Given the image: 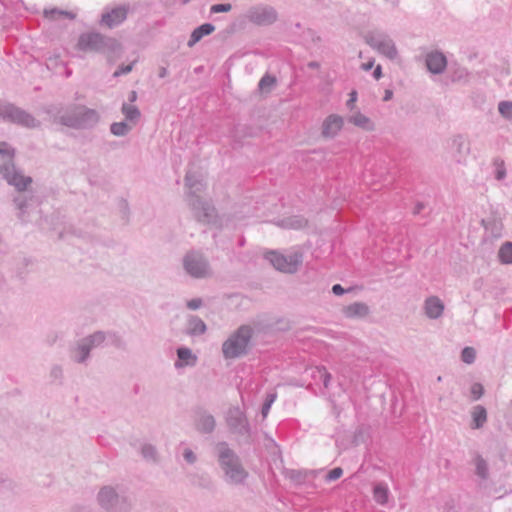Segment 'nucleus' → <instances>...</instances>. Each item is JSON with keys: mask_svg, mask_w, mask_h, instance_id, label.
<instances>
[{"mask_svg": "<svg viewBox=\"0 0 512 512\" xmlns=\"http://www.w3.org/2000/svg\"><path fill=\"white\" fill-rule=\"evenodd\" d=\"M186 201L196 220L204 225L220 228L229 219L219 216L212 201L203 195L205 184L202 172L189 170L185 176Z\"/></svg>", "mask_w": 512, "mask_h": 512, "instance_id": "1", "label": "nucleus"}, {"mask_svg": "<svg viewBox=\"0 0 512 512\" xmlns=\"http://www.w3.org/2000/svg\"><path fill=\"white\" fill-rule=\"evenodd\" d=\"M100 121V115L95 109L76 105L61 111L55 122L74 129H90Z\"/></svg>", "mask_w": 512, "mask_h": 512, "instance_id": "2", "label": "nucleus"}, {"mask_svg": "<svg viewBox=\"0 0 512 512\" xmlns=\"http://www.w3.org/2000/svg\"><path fill=\"white\" fill-rule=\"evenodd\" d=\"M0 155L3 163L0 164V174L19 192L27 191L32 184V178L23 175L15 169L13 163L14 149L6 142L0 143Z\"/></svg>", "mask_w": 512, "mask_h": 512, "instance_id": "3", "label": "nucleus"}, {"mask_svg": "<svg viewBox=\"0 0 512 512\" xmlns=\"http://www.w3.org/2000/svg\"><path fill=\"white\" fill-rule=\"evenodd\" d=\"M218 460L227 480L232 484H242L248 477L239 457L226 443L217 446Z\"/></svg>", "mask_w": 512, "mask_h": 512, "instance_id": "4", "label": "nucleus"}, {"mask_svg": "<svg viewBox=\"0 0 512 512\" xmlns=\"http://www.w3.org/2000/svg\"><path fill=\"white\" fill-rule=\"evenodd\" d=\"M98 505L107 512H131L133 509L132 500L111 485L100 488L96 497Z\"/></svg>", "mask_w": 512, "mask_h": 512, "instance_id": "5", "label": "nucleus"}, {"mask_svg": "<svg viewBox=\"0 0 512 512\" xmlns=\"http://www.w3.org/2000/svg\"><path fill=\"white\" fill-rule=\"evenodd\" d=\"M253 329L248 325L240 326L222 345V352L226 359H235L246 355Z\"/></svg>", "mask_w": 512, "mask_h": 512, "instance_id": "6", "label": "nucleus"}, {"mask_svg": "<svg viewBox=\"0 0 512 512\" xmlns=\"http://www.w3.org/2000/svg\"><path fill=\"white\" fill-rule=\"evenodd\" d=\"M265 258L276 270L286 274L296 273L303 262V254L300 252L284 255L277 251H270L266 253Z\"/></svg>", "mask_w": 512, "mask_h": 512, "instance_id": "7", "label": "nucleus"}, {"mask_svg": "<svg viewBox=\"0 0 512 512\" xmlns=\"http://www.w3.org/2000/svg\"><path fill=\"white\" fill-rule=\"evenodd\" d=\"M182 264L185 272L193 278H208L212 275L208 260L199 252L190 251L186 253Z\"/></svg>", "mask_w": 512, "mask_h": 512, "instance_id": "8", "label": "nucleus"}, {"mask_svg": "<svg viewBox=\"0 0 512 512\" xmlns=\"http://www.w3.org/2000/svg\"><path fill=\"white\" fill-rule=\"evenodd\" d=\"M226 424L233 434L249 438L251 426L244 410L239 406L230 407L226 413Z\"/></svg>", "mask_w": 512, "mask_h": 512, "instance_id": "9", "label": "nucleus"}, {"mask_svg": "<svg viewBox=\"0 0 512 512\" xmlns=\"http://www.w3.org/2000/svg\"><path fill=\"white\" fill-rule=\"evenodd\" d=\"M106 339V335L102 331H97L87 337L82 338L73 349V357L77 363H84L90 354V351L100 346Z\"/></svg>", "mask_w": 512, "mask_h": 512, "instance_id": "10", "label": "nucleus"}, {"mask_svg": "<svg viewBox=\"0 0 512 512\" xmlns=\"http://www.w3.org/2000/svg\"><path fill=\"white\" fill-rule=\"evenodd\" d=\"M245 18L257 26H270L277 21L278 13L272 6L255 5L246 11Z\"/></svg>", "mask_w": 512, "mask_h": 512, "instance_id": "11", "label": "nucleus"}, {"mask_svg": "<svg viewBox=\"0 0 512 512\" xmlns=\"http://www.w3.org/2000/svg\"><path fill=\"white\" fill-rule=\"evenodd\" d=\"M0 116L5 120H9L27 128H36L40 126V121L35 117L12 105H7L1 108Z\"/></svg>", "mask_w": 512, "mask_h": 512, "instance_id": "12", "label": "nucleus"}, {"mask_svg": "<svg viewBox=\"0 0 512 512\" xmlns=\"http://www.w3.org/2000/svg\"><path fill=\"white\" fill-rule=\"evenodd\" d=\"M366 43L390 60L398 57V50L394 41L386 35H368Z\"/></svg>", "mask_w": 512, "mask_h": 512, "instance_id": "13", "label": "nucleus"}, {"mask_svg": "<svg viewBox=\"0 0 512 512\" xmlns=\"http://www.w3.org/2000/svg\"><path fill=\"white\" fill-rule=\"evenodd\" d=\"M104 36L97 32L83 33L79 36L77 49L84 52H102Z\"/></svg>", "mask_w": 512, "mask_h": 512, "instance_id": "14", "label": "nucleus"}, {"mask_svg": "<svg viewBox=\"0 0 512 512\" xmlns=\"http://www.w3.org/2000/svg\"><path fill=\"white\" fill-rule=\"evenodd\" d=\"M423 313L429 320L440 319L445 311V303L436 295L428 296L422 306Z\"/></svg>", "mask_w": 512, "mask_h": 512, "instance_id": "15", "label": "nucleus"}, {"mask_svg": "<svg viewBox=\"0 0 512 512\" xmlns=\"http://www.w3.org/2000/svg\"><path fill=\"white\" fill-rule=\"evenodd\" d=\"M343 125L344 119L341 116L331 114L322 123L321 136L325 139H332L338 135Z\"/></svg>", "mask_w": 512, "mask_h": 512, "instance_id": "16", "label": "nucleus"}, {"mask_svg": "<svg viewBox=\"0 0 512 512\" xmlns=\"http://www.w3.org/2000/svg\"><path fill=\"white\" fill-rule=\"evenodd\" d=\"M425 63L429 72L436 75L442 74L447 67V59L445 55L439 51L427 53Z\"/></svg>", "mask_w": 512, "mask_h": 512, "instance_id": "17", "label": "nucleus"}, {"mask_svg": "<svg viewBox=\"0 0 512 512\" xmlns=\"http://www.w3.org/2000/svg\"><path fill=\"white\" fill-rule=\"evenodd\" d=\"M342 313L349 319H363L369 316L370 307L364 302H355L344 306Z\"/></svg>", "mask_w": 512, "mask_h": 512, "instance_id": "18", "label": "nucleus"}, {"mask_svg": "<svg viewBox=\"0 0 512 512\" xmlns=\"http://www.w3.org/2000/svg\"><path fill=\"white\" fill-rule=\"evenodd\" d=\"M127 16V10L123 7H118L110 12L104 13L101 18V22L109 28H113L118 24L122 23Z\"/></svg>", "mask_w": 512, "mask_h": 512, "instance_id": "19", "label": "nucleus"}, {"mask_svg": "<svg viewBox=\"0 0 512 512\" xmlns=\"http://www.w3.org/2000/svg\"><path fill=\"white\" fill-rule=\"evenodd\" d=\"M177 357L178 360L174 364L176 369H182L187 366H194L198 359L192 350L186 347H180L177 349Z\"/></svg>", "mask_w": 512, "mask_h": 512, "instance_id": "20", "label": "nucleus"}, {"mask_svg": "<svg viewBox=\"0 0 512 512\" xmlns=\"http://www.w3.org/2000/svg\"><path fill=\"white\" fill-rule=\"evenodd\" d=\"M122 51V44L117 39L104 36L101 53H106L110 59H114L120 57Z\"/></svg>", "mask_w": 512, "mask_h": 512, "instance_id": "21", "label": "nucleus"}, {"mask_svg": "<svg viewBox=\"0 0 512 512\" xmlns=\"http://www.w3.org/2000/svg\"><path fill=\"white\" fill-rule=\"evenodd\" d=\"M347 120L349 123L365 131L375 130V124L373 121L366 115L362 114L360 111H355L352 113L350 116H348Z\"/></svg>", "mask_w": 512, "mask_h": 512, "instance_id": "22", "label": "nucleus"}, {"mask_svg": "<svg viewBox=\"0 0 512 512\" xmlns=\"http://www.w3.org/2000/svg\"><path fill=\"white\" fill-rule=\"evenodd\" d=\"M216 426L215 418L207 413V412H201L198 414L197 420H196V428L201 433H211Z\"/></svg>", "mask_w": 512, "mask_h": 512, "instance_id": "23", "label": "nucleus"}, {"mask_svg": "<svg viewBox=\"0 0 512 512\" xmlns=\"http://www.w3.org/2000/svg\"><path fill=\"white\" fill-rule=\"evenodd\" d=\"M471 417H472L471 428L472 429H480L484 426V424L487 421V411L483 406L476 405L475 407H473V409L471 411Z\"/></svg>", "mask_w": 512, "mask_h": 512, "instance_id": "24", "label": "nucleus"}, {"mask_svg": "<svg viewBox=\"0 0 512 512\" xmlns=\"http://www.w3.org/2000/svg\"><path fill=\"white\" fill-rule=\"evenodd\" d=\"M121 112L125 117V121L130 122L132 125H136L141 117V112L137 106L123 103L121 106Z\"/></svg>", "mask_w": 512, "mask_h": 512, "instance_id": "25", "label": "nucleus"}, {"mask_svg": "<svg viewBox=\"0 0 512 512\" xmlns=\"http://www.w3.org/2000/svg\"><path fill=\"white\" fill-rule=\"evenodd\" d=\"M214 30L215 27L210 23H205L199 26L192 32L190 40L188 41V46L192 47L200 41L203 36L211 34Z\"/></svg>", "mask_w": 512, "mask_h": 512, "instance_id": "26", "label": "nucleus"}, {"mask_svg": "<svg viewBox=\"0 0 512 512\" xmlns=\"http://www.w3.org/2000/svg\"><path fill=\"white\" fill-rule=\"evenodd\" d=\"M278 225L286 229H301L307 225V220L301 216H290L281 220Z\"/></svg>", "mask_w": 512, "mask_h": 512, "instance_id": "27", "label": "nucleus"}, {"mask_svg": "<svg viewBox=\"0 0 512 512\" xmlns=\"http://www.w3.org/2000/svg\"><path fill=\"white\" fill-rule=\"evenodd\" d=\"M373 498L380 505H386L389 500V490L383 483H377L373 488Z\"/></svg>", "mask_w": 512, "mask_h": 512, "instance_id": "28", "label": "nucleus"}, {"mask_svg": "<svg viewBox=\"0 0 512 512\" xmlns=\"http://www.w3.org/2000/svg\"><path fill=\"white\" fill-rule=\"evenodd\" d=\"M134 125L127 121L114 122L110 125V132L117 137H124L130 133Z\"/></svg>", "mask_w": 512, "mask_h": 512, "instance_id": "29", "label": "nucleus"}, {"mask_svg": "<svg viewBox=\"0 0 512 512\" xmlns=\"http://www.w3.org/2000/svg\"><path fill=\"white\" fill-rule=\"evenodd\" d=\"M206 331L205 323L196 316H191L188 319L187 333L190 335H201Z\"/></svg>", "mask_w": 512, "mask_h": 512, "instance_id": "30", "label": "nucleus"}, {"mask_svg": "<svg viewBox=\"0 0 512 512\" xmlns=\"http://www.w3.org/2000/svg\"><path fill=\"white\" fill-rule=\"evenodd\" d=\"M498 259L502 264H512V242H504L498 251Z\"/></svg>", "mask_w": 512, "mask_h": 512, "instance_id": "31", "label": "nucleus"}, {"mask_svg": "<svg viewBox=\"0 0 512 512\" xmlns=\"http://www.w3.org/2000/svg\"><path fill=\"white\" fill-rule=\"evenodd\" d=\"M141 455L146 461L156 463L159 460V454L154 445L151 443H144L141 446Z\"/></svg>", "mask_w": 512, "mask_h": 512, "instance_id": "32", "label": "nucleus"}, {"mask_svg": "<svg viewBox=\"0 0 512 512\" xmlns=\"http://www.w3.org/2000/svg\"><path fill=\"white\" fill-rule=\"evenodd\" d=\"M474 465H475V473L477 476L482 478L483 480L488 479L489 477V469L488 464L485 459H483L482 456L477 455L474 458Z\"/></svg>", "mask_w": 512, "mask_h": 512, "instance_id": "33", "label": "nucleus"}, {"mask_svg": "<svg viewBox=\"0 0 512 512\" xmlns=\"http://www.w3.org/2000/svg\"><path fill=\"white\" fill-rule=\"evenodd\" d=\"M458 155H468L471 151L470 144L462 135H455L452 139Z\"/></svg>", "mask_w": 512, "mask_h": 512, "instance_id": "34", "label": "nucleus"}, {"mask_svg": "<svg viewBox=\"0 0 512 512\" xmlns=\"http://www.w3.org/2000/svg\"><path fill=\"white\" fill-rule=\"evenodd\" d=\"M275 85H276V78L274 76L267 74L264 77H262V79L260 80V82L258 84V89H259L260 93L268 94L272 91V89L275 87Z\"/></svg>", "mask_w": 512, "mask_h": 512, "instance_id": "35", "label": "nucleus"}, {"mask_svg": "<svg viewBox=\"0 0 512 512\" xmlns=\"http://www.w3.org/2000/svg\"><path fill=\"white\" fill-rule=\"evenodd\" d=\"M493 166L495 168V179L497 181H502L506 177V167L504 160L500 158L494 159Z\"/></svg>", "mask_w": 512, "mask_h": 512, "instance_id": "36", "label": "nucleus"}, {"mask_svg": "<svg viewBox=\"0 0 512 512\" xmlns=\"http://www.w3.org/2000/svg\"><path fill=\"white\" fill-rule=\"evenodd\" d=\"M498 111L502 117L507 120H512V102L502 101L498 104Z\"/></svg>", "mask_w": 512, "mask_h": 512, "instance_id": "37", "label": "nucleus"}, {"mask_svg": "<svg viewBox=\"0 0 512 512\" xmlns=\"http://www.w3.org/2000/svg\"><path fill=\"white\" fill-rule=\"evenodd\" d=\"M44 16L48 19H55L56 16H66L70 19L75 18V14L69 11L58 10L56 8L50 10H44Z\"/></svg>", "mask_w": 512, "mask_h": 512, "instance_id": "38", "label": "nucleus"}, {"mask_svg": "<svg viewBox=\"0 0 512 512\" xmlns=\"http://www.w3.org/2000/svg\"><path fill=\"white\" fill-rule=\"evenodd\" d=\"M476 358V351L473 347H465L461 352V360L466 364H472Z\"/></svg>", "mask_w": 512, "mask_h": 512, "instance_id": "39", "label": "nucleus"}, {"mask_svg": "<svg viewBox=\"0 0 512 512\" xmlns=\"http://www.w3.org/2000/svg\"><path fill=\"white\" fill-rule=\"evenodd\" d=\"M275 399H276L275 393L267 395L266 400L261 409V414L264 419L268 416L271 405L274 403Z\"/></svg>", "mask_w": 512, "mask_h": 512, "instance_id": "40", "label": "nucleus"}, {"mask_svg": "<svg viewBox=\"0 0 512 512\" xmlns=\"http://www.w3.org/2000/svg\"><path fill=\"white\" fill-rule=\"evenodd\" d=\"M470 393L473 400H478L484 393V387L480 383H474L470 388Z\"/></svg>", "mask_w": 512, "mask_h": 512, "instance_id": "41", "label": "nucleus"}, {"mask_svg": "<svg viewBox=\"0 0 512 512\" xmlns=\"http://www.w3.org/2000/svg\"><path fill=\"white\" fill-rule=\"evenodd\" d=\"M232 6L229 3L226 4H215L211 7V13H226L231 11Z\"/></svg>", "mask_w": 512, "mask_h": 512, "instance_id": "42", "label": "nucleus"}, {"mask_svg": "<svg viewBox=\"0 0 512 512\" xmlns=\"http://www.w3.org/2000/svg\"><path fill=\"white\" fill-rule=\"evenodd\" d=\"M183 457L189 464H194L197 461L196 454L189 448H186L183 452Z\"/></svg>", "mask_w": 512, "mask_h": 512, "instance_id": "43", "label": "nucleus"}, {"mask_svg": "<svg viewBox=\"0 0 512 512\" xmlns=\"http://www.w3.org/2000/svg\"><path fill=\"white\" fill-rule=\"evenodd\" d=\"M133 64L134 63H131L129 65H122L120 66L113 74L114 77H119L120 75L122 74H128L132 71L133 69Z\"/></svg>", "mask_w": 512, "mask_h": 512, "instance_id": "44", "label": "nucleus"}, {"mask_svg": "<svg viewBox=\"0 0 512 512\" xmlns=\"http://www.w3.org/2000/svg\"><path fill=\"white\" fill-rule=\"evenodd\" d=\"M343 470L339 467L332 469L326 476L327 480L333 481L341 477Z\"/></svg>", "mask_w": 512, "mask_h": 512, "instance_id": "45", "label": "nucleus"}, {"mask_svg": "<svg viewBox=\"0 0 512 512\" xmlns=\"http://www.w3.org/2000/svg\"><path fill=\"white\" fill-rule=\"evenodd\" d=\"M14 203L20 211H23L27 206V198L25 196H18L14 199Z\"/></svg>", "mask_w": 512, "mask_h": 512, "instance_id": "46", "label": "nucleus"}, {"mask_svg": "<svg viewBox=\"0 0 512 512\" xmlns=\"http://www.w3.org/2000/svg\"><path fill=\"white\" fill-rule=\"evenodd\" d=\"M202 306V300L200 298L191 299L187 302V307L191 310L199 309Z\"/></svg>", "mask_w": 512, "mask_h": 512, "instance_id": "47", "label": "nucleus"}, {"mask_svg": "<svg viewBox=\"0 0 512 512\" xmlns=\"http://www.w3.org/2000/svg\"><path fill=\"white\" fill-rule=\"evenodd\" d=\"M289 477L291 479H294V480H297V481H301L304 478V475L300 471L292 470V471L289 472Z\"/></svg>", "mask_w": 512, "mask_h": 512, "instance_id": "48", "label": "nucleus"}, {"mask_svg": "<svg viewBox=\"0 0 512 512\" xmlns=\"http://www.w3.org/2000/svg\"><path fill=\"white\" fill-rule=\"evenodd\" d=\"M332 292H333L335 295H342V294H344L345 290H344V288H343L340 284H335V285L332 287Z\"/></svg>", "mask_w": 512, "mask_h": 512, "instance_id": "49", "label": "nucleus"}, {"mask_svg": "<svg viewBox=\"0 0 512 512\" xmlns=\"http://www.w3.org/2000/svg\"><path fill=\"white\" fill-rule=\"evenodd\" d=\"M355 101H356V92L353 91L350 93V99L347 101V106L352 109Z\"/></svg>", "mask_w": 512, "mask_h": 512, "instance_id": "50", "label": "nucleus"}, {"mask_svg": "<svg viewBox=\"0 0 512 512\" xmlns=\"http://www.w3.org/2000/svg\"><path fill=\"white\" fill-rule=\"evenodd\" d=\"M373 77L376 80H379L382 77V68L380 65H377L373 72Z\"/></svg>", "mask_w": 512, "mask_h": 512, "instance_id": "51", "label": "nucleus"}, {"mask_svg": "<svg viewBox=\"0 0 512 512\" xmlns=\"http://www.w3.org/2000/svg\"><path fill=\"white\" fill-rule=\"evenodd\" d=\"M392 97H393V92H392V90H390V89H386V90H385V92H384L383 100H384V101H389V100H391V99H392Z\"/></svg>", "mask_w": 512, "mask_h": 512, "instance_id": "52", "label": "nucleus"}, {"mask_svg": "<svg viewBox=\"0 0 512 512\" xmlns=\"http://www.w3.org/2000/svg\"><path fill=\"white\" fill-rule=\"evenodd\" d=\"M374 65V60H371L367 63H364L361 65V68L364 70V71H369Z\"/></svg>", "mask_w": 512, "mask_h": 512, "instance_id": "53", "label": "nucleus"}, {"mask_svg": "<svg viewBox=\"0 0 512 512\" xmlns=\"http://www.w3.org/2000/svg\"><path fill=\"white\" fill-rule=\"evenodd\" d=\"M330 379H331V375L329 373H327L326 371H324V373H323V384H324L325 387H328Z\"/></svg>", "mask_w": 512, "mask_h": 512, "instance_id": "54", "label": "nucleus"}, {"mask_svg": "<svg viewBox=\"0 0 512 512\" xmlns=\"http://www.w3.org/2000/svg\"><path fill=\"white\" fill-rule=\"evenodd\" d=\"M168 75V70L165 67H160L158 71V76L160 78H165Z\"/></svg>", "mask_w": 512, "mask_h": 512, "instance_id": "55", "label": "nucleus"}, {"mask_svg": "<svg viewBox=\"0 0 512 512\" xmlns=\"http://www.w3.org/2000/svg\"><path fill=\"white\" fill-rule=\"evenodd\" d=\"M308 67L311 68V69H319L320 68V63L317 62V61H311L308 63Z\"/></svg>", "mask_w": 512, "mask_h": 512, "instance_id": "56", "label": "nucleus"}, {"mask_svg": "<svg viewBox=\"0 0 512 512\" xmlns=\"http://www.w3.org/2000/svg\"><path fill=\"white\" fill-rule=\"evenodd\" d=\"M136 99H137V93H136V91H132L129 95V100H130V102H134V101H136Z\"/></svg>", "mask_w": 512, "mask_h": 512, "instance_id": "57", "label": "nucleus"}, {"mask_svg": "<svg viewBox=\"0 0 512 512\" xmlns=\"http://www.w3.org/2000/svg\"><path fill=\"white\" fill-rule=\"evenodd\" d=\"M422 208H423V204L422 203H418L417 206H416V213H418Z\"/></svg>", "mask_w": 512, "mask_h": 512, "instance_id": "58", "label": "nucleus"}, {"mask_svg": "<svg viewBox=\"0 0 512 512\" xmlns=\"http://www.w3.org/2000/svg\"><path fill=\"white\" fill-rule=\"evenodd\" d=\"M334 410H335V414H336V416H339L340 411H339L336 407H334Z\"/></svg>", "mask_w": 512, "mask_h": 512, "instance_id": "59", "label": "nucleus"}, {"mask_svg": "<svg viewBox=\"0 0 512 512\" xmlns=\"http://www.w3.org/2000/svg\"><path fill=\"white\" fill-rule=\"evenodd\" d=\"M233 218L236 219V220H240L241 219L240 217H237L236 214H233Z\"/></svg>", "mask_w": 512, "mask_h": 512, "instance_id": "60", "label": "nucleus"}, {"mask_svg": "<svg viewBox=\"0 0 512 512\" xmlns=\"http://www.w3.org/2000/svg\"><path fill=\"white\" fill-rule=\"evenodd\" d=\"M437 381H438V382H441V381H442V377H441V376H438V377H437Z\"/></svg>", "mask_w": 512, "mask_h": 512, "instance_id": "61", "label": "nucleus"}, {"mask_svg": "<svg viewBox=\"0 0 512 512\" xmlns=\"http://www.w3.org/2000/svg\"><path fill=\"white\" fill-rule=\"evenodd\" d=\"M189 1H190V0H183V3L185 4V3H188Z\"/></svg>", "mask_w": 512, "mask_h": 512, "instance_id": "62", "label": "nucleus"}]
</instances>
